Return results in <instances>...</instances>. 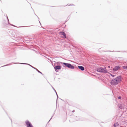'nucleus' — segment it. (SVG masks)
<instances>
[{
	"label": "nucleus",
	"mask_w": 127,
	"mask_h": 127,
	"mask_svg": "<svg viewBox=\"0 0 127 127\" xmlns=\"http://www.w3.org/2000/svg\"><path fill=\"white\" fill-rule=\"evenodd\" d=\"M122 78L120 76H119L112 79L110 82V84L112 85H116L121 82Z\"/></svg>",
	"instance_id": "nucleus-1"
},
{
	"label": "nucleus",
	"mask_w": 127,
	"mask_h": 127,
	"mask_svg": "<svg viewBox=\"0 0 127 127\" xmlns=\"http://www.w3.org/2000/svg\"><path fill=\"white\" fill-rule=\"evenodd\" d=\"M97 71L101 73H107V70L106 69V67L103 68L101 67H98L97 68Z\"/></svg>",
	"instance_id": "nucleus-2"
},
{
	"label": "nucleus",
	"mask_w": 127,
	"mask_h": 127,
	"mask_svg": "<svg viewBox=\"0 0 127 127\" xmlns=\"http://www.w3.org/2000/svg\"><path fill=\"white\" fill-rule=\"evenodd\" d=\"M63 64L65 66L68 67L69 68L73 69L74 68V66L70 64L66 63H63Z\"/></svg>",
	"instance_id": "nucleus-3"
},
{
	"label": "nucleus",
	"mask_w": 127,
	"mask_h": 127,
	"mask_svg": "<svg viewBox=\"0 0 127 127\" xmlns=\"http://www.w3.org/2000/svg\"><path fill=\"white\" fill-rule=\"evenodd\" d=\"M14 64H26L27 65H29L31 66L33 68L35 69L38 72L41 74H42V73L41 72L39 71L38 70L37 68H36L33 67L31 65L28 64H26V63H14Z\"/></svg>",
	"instance_id": "nucleus-4"
},
{
	"label": "nucleus",
	"mask_w": 127,
	"mask_h": 127,
	"mask_svg": "<svg viewBox=\"0 0 127 127\" xmlns=\"http://www.w3.org/2000/svg\"><path fill=\"white\" fill-rule=\"evenodd\" d=\"M25 123L27 127H33L32 125L29 121H26Z\"/></svg>",
	"instance_id": "nucleus-5"
},
{
	"label": "nucleus",
	"mask_w": 127,
	"mask_h": 127,
	"mask_svg": "<svg viewBox=\"0 0 127 127\" xmlns=\"http://www.w3.org/2000/svg\"><path fill=\"white\" fill-rule=\"evenodd\" d=\"M54 69L56 71H58V70H60L61 69V66L59 65H57L54 67Z\"/></svg>",
	"instance_id": "nucleus-6"
},
{
	"label": "nucleus",
	"mask_w": 127,
	"mask_h": 127,
	"mask_svg": "<svg viewBox=\"0 0 127 127\" xmlns=\"http://www.w3.org/2000/svg\"><path fill=\"white\" fill-rule=\"evenodd\" d=\"M120 68V66H116L114 67L113 69V70L114 71H117Z\"/></svg>",
	"instance_id": "nucleus-7"
},
{
	"label": "nucleus",
	"mask_w": 127,
	"mask_h": 127,
	"mask_svg": "<svg viewBox=\"0 0 127 127\" xmlns=\"http://www.w3.org/2000/svg\"><path fill=\"white\" fill-rule=\"evenodd\" d=\"M60 33L62 35H63L64 36L63 38H66V35L65 33L64 32H60Z\"/></svg>",
	"instance_id": "nucleus-8"
},
{
	"label": "nucleus",
	"mask_w": 127,
	"mask_h": 127,
	"mask_svg": "<svg viewBox=\"0 0 127 127\" xmlns=\"http://www.w3.org/2000/svg\"><path fill=\"white\" fill-rule=\"evenodd\" d=\"M78 68L82 71H83L84 70V67L82 66H78Z\"/></svg>",
	"instance_id": "nucleus-9"
},
{
	"label": "nucleus",
	"mask_w": 127,
	"mask_h": 127,
	"mask_svg": "<svg viewBox=\"0 0 127 127\" xmlns=\"http://www.w3.org/2000/svg\"><path fill=\"white\" fill-rule=\"evenodd\" d=\"M119 125V124L117 122H116V123H115L114 125V127H116L117 126H118Z\"/></svg>",
	"instance_id": "nucleus-10"
},
{
	"label": "nucleus",
	"mask_w": 127,
	"mask_h": 127,
	"mask_svg": "<svg viewBox=\"0 0 127 127\" xmlns=\"http://www.w3.org/2000/svg\"><path fill=\"white\" fill-rule=\"evenodd\" d=\"M7 17V20H8V24H10L11 26H13L14 27H15V26H14V25H13L10 24H9V20L8 19V17Z\"/></svg>",
	"instance_id": "nucleus-11"
},
{
	"label": "nucleus",
	"mask_w": 127,
	"mask_h": 127,
	"mask_svg": "<svg viewBox=\"0 0 127 127\" xmlns=\"http://www.w3.org/2000/svg\"><path fill=\"white\" fill-rule=\"evenodd\" d=\"M123 67L124 69H127V66H123Z\"/></svg>",
	"instance_id": "nucleus-12"
},
{
	"label": "nucleus",
	"mask_w": 127,
	"mask_h": 127,
	"mask_svg": "<svg viewBox=\"0 0 127 127\" xmlns=\"http://www.w3.org/2000/svg\"><path fill=\"white\" fill-rule=\"evenodd\" d=\"M11 64H6V65L3 66L2 67H3V66H8V65H11Z\"/></svg>",
	"instance_id": "nucleus-13"
},
{
	"label": "nucleus",
	"mask_w": 127,
	"mask_h": 127,
	"mask_svg": "<svg viewBox=\"0 0 127 127\" xmlns=\"http://www.w3.org/2000/svg\"><path fill=\"white\" fill-rule=\"evenodd\" d=\"M110 75H111L113 77H115V75H113V74H110Z\"/></svg>",
	"instance_id": "nucleus-14"
},
{
	"label": "nucleus",
	"mask_w": 127,
	"mask_h": 127,
	"mask_svg": "<svg viewBox=\"0 0 127 127\" xmlns=\"http://www.w3.org/2000/svg\"><path fill=\"white\" fill-rule=\"evenodd\" d=\"M121 97L120 96H119L118 97V99H121Z\"/></svg>",
	"instance_id": "nucleus-15"
},
{
	"label": "nucleus",
	"mask_w": 127,
	"mask_h": 127,
	"mask_svg": "<svg viewBox=\"0 0 127 127\" xmlns=\"http://www.w3.org/2000/svg\"><path fill=\"white\" fill-rule=\"evenodd\" d=\"M54 91H55V92L56 93H57V92H56V91L55 90V89H54Z\"/></svg>",
	"instance_id": "nucleus-16"
},
{
	"label": "nucleus",
	"mask_w": 127,
	"mask_h": 127,
	"mask_svg": "<svg viewBox=\"0 0 127 127\" xmlns=\"http://www.w3.org/2000/svg\"><path fill=\"white\" fill-rule=\"evenodd\" d=\"M75 111L74 110H73V111H72V112H74Z\"/></svg>",
	"instance_id": "nucleus-17"
},
{
	"label": "nucleus",
	"mask_w": 127,
	"mask_h": 127,
	"mask_svg": "<svg viewBox=\"0 0 127 127\" xmlns=\"http://www.w3.org/2000/svg\"><path fill=\"white\" fill-rule=\"evenodd\" d=\"M56 95H57V98H58V95H57V93H56Z\"/></svg>",
	"instance_id": "nucleus-18"
},
{
	"label": "nucleus",
	"mask_w": 127,
	"mask_h": 127,
	"mask_svg": "<svg viewBox=\"0 0 127 127\" xmlns=\"http://www.w3.org/2000/svg\"><path fill=\"white\" fill-rule=\"evenodd\" d=\"M52 117H51V118L50 119V120H49V122L51 120V119H52Z\"/></svg>",
	"instance_id": "nucleus-19"
},
{
	"label": "nucleus",
	"mask_w": 127,
	"mask_h": 127,
	"mask_svg": "<svg viewBox=\"0 0 127 127\" xmlns=\"http://www.w3.org/2000/svg\"><path fill=\"white\" fill-rule=\"evenodd\" d=\"M52 87L53 89L54 90V89L53 87Z\"/></svg>",
	"instance_id": "nucleus-20"
},
{
	"label": "nucleus",
	"mask_w": 127,
	"mask_h": 127,
	"mask_svg": "<svg viewBox=\"0 0 127 127\" xmlns=\"http://www.w3.org/2000/svg\"><path fill=\"white\" fill-rule=\"evenodd\" d=\"M6 15V17H7V15Z\"/></svg>",
	"instance_id": "nucleus-21"
},
{
	"label": "nucleus",
	"mask_w": 127,
	"mask_h": 127,
	"mask_svg": "<svg viewBox=\"0 0 127 127\" xmlns=\"http://www.w3.org/2000/svg\"><path fill=\"white\" fill-rule=\"evenodd\" d=\"M108 67L109 68L110 67V66H108Z\"/></svg>",
	"instance_id": "nucleus-22"
},
{
	"label": "nucleus",
	"mask_w": 127,
	"mask_h": 127,
	"mask_svg": "<svg viewBox=\"0 0 127 127\" xmlns=\"http://www.w3.org/2000/svg\"><path fill=\"white\" fill-rule=\"evenodd\" d=\"M39 21V23H40V22Z\"/></svg>",
	"instance_id": "nucleus-23"
}]
</instances>
